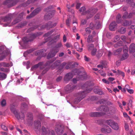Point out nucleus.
Here are the masks:
<instances>
[{
  "label": "nucleus",
  "mask_w": 135,
  "mask_h": 135,
  "mask_svg": "<svg viewBox=\"0 0 135 135\" xmlns=\"http://www.w3.org/2000/svg\"><path fill=\"white\" fill-rule=\"evenodd\" d=\"M112 131V129L111 128H109L108 126H106V132L108 133H110Z\"/></svg>",
  "instance_id": "nucleus-51"
},
{
  "label": "nucleus",
  "mask_w": 135,
  "mask_h": 135,
  "mask_svg": "<svg viewBox=\"0 0 135 135\" xmlns=\"http://www.w3.org/2000/svg\"><path fill=\"white\" fill-rule=\"evenodd\" d=\"M43 64V62H39L38 64L35 65L33 66L31 68V69L33 70H34L35 69H36L39 66H40V69H43L42 68V67H41V66H42Z\"/></svg>",
  "instance_id": "nucleus-19"
},
{
  "label": "nucleus",
  "mask_w": 135,
  "mask_h": 135,
  "mask_svg": "<svg viewBox=\"0 0 135 135\" xmlns=\"http://www.w3.org/2000/svg\"><path fill=\"white\" fill-rule=\"evenodd\" d=\"M60 64V60H57L54 63V65L55 66L59 65Z\"/></svg>",
  "instance_id": "nucleus-50"
},
{
  "label": "nucleus",
  "mask_w": 135,
  "mask_h": 135,
  "mask_svg": "<svg viewBox=\"0 0 135 135\" xmlns=\"http://www.w3.org/2000/svg\"><path fill=\"white\" fill-rule=\"evenodd\" d=\"M46 24L47 27V29H49L50 28H53L55 27L57 23H55L52 24L51 22L49 21Z\"/></svg>",
  "instance_id": "nucleus-16"
},
{
  "label": "nucleus",
  "mask_w": 135,
  "mask_h": 135,
  "mask_svg": "<svg viewBox=\"0 0 135 135\" xmlns=\"http://www.w3.org/2000/svg\"><path fill=\"white\" fill-rule=\"evenodd\" d=\"M120 37L118 35L115 36L113 40L112 41L114 42H116L120 40Z\"/></svg>",
  "instance_id": "nucleus-44"
},
{
  "label": "nucleus",
  "mask_w": 135,
  "mask_h": 135,
  "mask_svg": "<svg viewBox=\"0 0 135 135\" xmlns=\"http://www.w3.org/2000/svg\"><path fill=\"white\" fill-rule=\"evenodd\" d=\"M17 105L15 103L11 104L10 105V109L11 111L13 112L15 115L17 112L16 109L15 107H17Z\"/></svg>",
  "instance_id": "nucleus-14"
},
{
  "label": "nucleus",
  "mask_w": 135,
  "mask_h": 135,
  "mask_svg": "<svg viewBox=\"0 0 135 135\" xmlns=\"http://www.w3.org/2000/svg\"><path fill=\"white\" fill-rule=\"evenodd\" d=\"M103 113L99 112H91L90 114V115L91 117H99L102 115Z\"/></svg>",
  "instance_id": "nucleus-21"
},
{
  "label": "nucleus",
  "mask_w": 135,
  "mask_h": 135,
  "mask_svg": "<svg viewBox=\"0 0 135 135\" xmlns=\"http://www.w3.org/2000/svg\"><path fill=\"white\" fill-rule=\"evenodd\" d=\"M114 122L113 120L109 119L106 120L105 121V123L111 127Z\"/></svg>",
  "instance_id": "nucleus-30"
},
{
  "label": "nucleus",
  "mask_w": 135,
  "mask_h": 135,
  "mask_svg": "<svg viewBox=\"0 0 135 135\" xmlns=\"http://www.w3.org/2000/svg\"><path fill=\"white\" fill-rule=\"evenodd\" d=\"M28 105L25 103H23L21 105V108L23 110H26L27 109Z\"/></svg>",
  "instance_id": "nucleus-32"
},
{
  "label": "nucleus",
  "mask_w": 135,
  "mask_h": 135,
  "mask_svg": "<svg viewBox=\"0 0 135 135\" xmlns=\"http://www.w3.org/2000/svg\"><path fill=\"white\" fill-rule=\"evenodd\" d=\"M27 23L26 21H24L21 22L20 23L18 24L17 26L18 28H22L27 24Z\"/></svg>",
  "instance_id": "nucleus-34"
},
{
  "label": "nucleus",
  "mask_w": 135,
  "mask_h": 135,
  "mask_svg": "<svg viewBox=\"0 0 135 135\" xmlns=\"http://www.w3.org/2000/svg\"><path fill=\"white\" fill-rule=\"evenodd\" d=\"M75 86L72 83H69L65 87V90L68 93L72 91L75 88Z\"/></svg>",
  "instance_id": "nucleus-10"
},
{
  "label": "nucleus",
  "mask_w": 135,
  "mask_h": 135,
  "mask_svg": "<svg viewBox=\"0 0 135 135\" xmlns=\"http://www.w3.org/2000/svg\"><path fill=\"white\" fill-rule=\"evenodd\" d=\"M13 17V15L12 14H9L2 18V20L3 22H7L6 23L4 24L5 26H6L9 25L11 22V19Z\"/></svg>",
  "instance_id": "nucleus-5"
},
{
  "label": "nucleus",
  "mask_w": 135,
  "mask_h": 135,
  "mask_svg": "<svg viewBox=\"0 0 135 135\" xmlns=\"http://www.w3.org/2000/svg\"><path fill=\"white\" fill-rule=\"evenodd\" d=\"M116 25L117 24L115 22L111 23L109 25V29L110 30L112 31H113Z\"/></svg>",
  "instance_id": "nucleus-23"
},
{
  "label": "nucleus",
  "mask_w": 135,
  "mask_h": 135,
  "mask_svg": "<svg viewBox=\"0 0 135 135\" xmlns=\"http://www.w3.org/2000/svg\"><path fill=\"white\" fill-rule=\"evenodd\" d=\"M88 50L89 51L91 50L94 49V45L93 44H91L88 45Z\"/></svg>",
  "instance_id": "nucleus-49"
},
{
  "label": "nucleus",
  "mask_w": 135,
  "mask_h": 135,
  "mask_svg": "<svg viewBox=\"0 0 135 135\" xmlns=\"http://www.w3.org/2000/svg\"><path fill=\"white\" fill-rule=\"evenodd\" d=\"M94 91L96 94L100 95H102L103 94V92L98 88L94 89Z\"/></svg>",
  "instance_id": "nucleus-26"
},
{
  "label": "nucleus",
  "mask_w": 135,
  "mask_h": 135,
  "mask_svg": "<svg viewBox=\"0 0 135 135\" xmlns=\"http://www.w3.org/2000/svg\"><path fill=\"white\" fill-rule=\"evenodd\" d=\"M117 22L118 23H121L122 20L121 18V16L120 14L118 15L116 18Z\"/></svg>",
  "instance_id": "nucleus-31"
},
{
  "label": "nucleus",
  "mask_w": 135,
  "mask_h": 135,
  "mask_svg": "<svg viewBox=\"0 0 135 135\" xmlns=\"http://www.w3.org/2000/svg\"><path fill=\"white\" fill-rule=\"evenodd\" d=\"M1 67L3 66L4 67H8L9 66V64L7 63H6L4 62H3L1 63Z\"/></svg>",
  "instance_id": "nucleus-40"
},
{
  "label": "nucleus",
  "mask_w": 135,
  "mask_h": 135,
  "mask_svg": "<svg viewBox=\"0 0 135 135\" xmlns=\"http://www.w3.org/2000/svg\"><path fill=\"white\" fill-rule=\"evenodd\" d=\"M122 50V49L121 48H119L117 50L114 51H113V54L115 55H118L120 53Z\"/></svg>",
  "instance_id": "nucleus-33"
},
{
  "label": "nucleus",
  "mask_w": 135,
  "mask_h": 135,
  "mask_svg": "<svg viewBox=\"0 0 135 135\" xmlns=\"http://www.w3.org/2000/svg\"><path fill=\"white\" fill-rule=\"evenodd\" d=\"M41 11V9L40 8H38L35 9L31 13L30 15L27 16V18H30L37 14Z\"/></svg>",
  "instance_id": "nucleus-11"
},
{
  "label": "nucleus",
  "mask_w": 135,
  "mask_h": 135,
  "mask_svg": "<svg viewBox=\"0 0 135 135\" xmlns=\"http://www.w3.org/2000/svg\"><path fill=\"white\" fill-rule=\"evenodd\" d=\"M41 123L40 120H35L34 123V128L37 133H40L41 127Z\"/></svg>",
  "instance_id": "nucleus-7"
},
{
  "label": "nucleus",
  "mask_w": 135,
  "mask_h": 135,
  "mask_svg": "<svg viewBox=\"0 0 135 135\" xmlns=\"http://www.w3.org/2000/svg\"><path fill=\"white\" fill-rule=\"evenodd\" d=\"M49 131L48 128H46L44 126H42L41 129L42 135H47Z\"/></svg>",
  "instance_id": "nucleus-20"
},
{
  "label": "nucleus",
  "mask_w": 135,
  "mask_h": 135,
  "mask_svg": "<svg viewBox=\"0 0 135 135\" xmlns=\"http://www.w3.org/2000/svg\"><path fill=\"white\" fill-rule=\"evenodd\" d=\"M71 64V63L70 62H67L66 66L65 67V68L67 69H69L70 67Z\"/></svg>",
  "instance_id": "nucleus-55"
},
{
  "label": "nucleus",
  "mask_w": 135,
  "mask_h": 135,
  "mask_svg": "<svg viewBox=\"0 0 135 135\" xmlns=\"http://www.w3.org/2000/svg\"><path fill=\"white\" fill-rule=\"evenodd\" d=\"M2 128L5 131H7L8 130L7 127L5 125H2L1 126Z\"/></svg>",
  "instance_id": "nucleus-61"
},
{
  "label": "nucleus",
  "mask_w": 135,
  "mask_h": 135,
  "mask_svg": "<svg viewBox=\"0 0 135 135\" xmlns=\"http://www.w3.org/2000/svg\"><path fill=\"white\" fill-rule=\"evenodd\" d=\"M41 34V33L39 32L30 35L28 37H26L23 38L22 40L25 43H26L28 41L33 40L36 37L38 36Z\"/></svg>",
  "instance_id": "nucleus-3"
},
{
  "label": "nucleus",
  "mask_w": 135,
  "mask_h": 135,
  "mask_svg": "<svg viewBox=\"0 0 135 135\" xmlns=\"http://www.w3.org/2000/svg\"><path fill=\"white\" fill-rule=\"evenodd\" d=\"M1 105L3 107L6 105V102L5 99H3L1 102Z\"/></svg>",
  "instance_id": "nucleus-52"
},
{
  "label": "nucleus",
  "mask_w": 135,
  "mask_h": 135,
  "mask_svg": "<svg viewBox=\"0 0 135 135\" xmlns=\"http://www.w3.org/2000/svg\"><path fill=\"white\" fill-rule=\"evenodd\" d=\"M93 85V84L91 81L87 82L84 84L83 86L86 89V90L75 94V96L76 98L74 101L75 103L77 104L79 102L85 97V93H88L92 90L93 88L91 86Z\"/></svg>",
  "instance_id": "nucleus-1"
},
{
  "label": "nucleus",
  "mask_w": 135,
  "mask_h": 135,
  "mask_svg": "<svg viewBox=\"0 0 135 135\" xmlns=\"http://www.w3.org/2000/svg\"><path fill=\"white\" fill-rule=\"evenodd\" d=\"M33 23H30L29 24V25L30 26H34L31 27L28 29L27 30V32H30L31 31H33L35 29L37 28H38L39 30H42L45 28H47V27L46 24L43 25L41 26H40L39 25H38L37 26H34V25H33Z\"/></svg>",
  "instance_id": "nucleus-6"
},
{
  "label": "nucleus",
  "mask_w": 135,
  "mask_h": 135,
  "mask_svg": "<svg viewBox=\"0 0 135 135\" xmlns=\"http://www.w3.org/2000/svg\"><path fill=\"white\" fill-rule=\"evenodd\" d=\"M97 49L95 48L93 49L91 52V54L92 55H94L96 54Z\"/></svg>",
  "instance_id": "nucleus-58"
},
{
  "label": "nucleus",
  "mask_w": 135,
  "mask_h": 135,
  "mask_svg": "<svg viewBox=\"0 0 135 135\" xmlns=\"http://www.w3.org/2000/svg\"><path fill=\"white\" fill-rule=\"evenodd\" d=\"M121 39L124 42H126L127 41L126 37L125 36H122L121 37Z\"/></svg>",
  "instance_id": "nucleus-60"
},
{
  "label": "nucleus",
  "mask_w": 135,
  "mask_h": 135,
  "mask_svg": "<svg viewBox=\"0 0 135 135\" xmlns=\"http://www.w3.org/2000/svg\"><path fill=\"white\" fill-rule=\"evenodd\" d=\"M58 51L55 50L51 51L48 54L47 58L48 59L53 57L55 56Z\"/></svg>",
  "instance_id": "nucleus-15"
},
{
  "label": "nucleus",
  "mask_w": 135,
  "mask_h": 135,
  "mask_svg": "<svg viewBox=\"0 0 135 135\" xmlns=\"http://www.w3.org/2000/svg\"><path fill=\"white\" fill-rule=\"evenodd\" d=\"M15 115L16 117L18 119H24L25 117L24 113H22L20 114H19L17 112Z\"/></svg>",
  "instance_id": "nucleus-18"
},
{
  "label": "nucleus",
  "mask_w": 135,
  "mask_h": 135,
  "mask_svg": "<svg viewBox=\"0 0 135 135\" xmlns=\"http://www.w3.org/2000/svg\"><path fill=\"white\" fill-rule=\"evenodd\" d=\"M0 70L4 72H8L9 71V70L8 69L3 68H1Z\"/></svg>",
  "instance_id": "nucleus-45"
},
{
  "label": "nucleus",
  "mask_w": 135,
  "mask_h": 135,
  "mask_svg": "<svg viewBox=\"0 0 135 135\" xmlns=\"http://www.w3.org/2000/svg\"><path fill=\"white\" fill-rule=\"evenodd\" d=\"M73 74L71 73H67L65 76L64 80L65 81H68L73 77Z\"/></svg>",
  "instance_id": "nucleus-13"
},
{
  "label": "nucleus",
  "mask_w": 135,
  "mask_h": 135,
  "mask_svg": "<svg viewBox=\"0 0 135 135\" xmlns=\"http://www.w3.org/2000/svg\"><path fill=\"white\" fill-rule=\"evenodd\" d=\"M93 36L91 35H89L88 36L87 39V41L88 42H94V41L93 40Z\"/></svg>",
  "instance_id": "nucleus-39"
},
{
  "label": "nucleus",
  "mask_w": 135,
  "mask_h": 135,
  "mask_svg": "<svg viewBox=\"0 0 135 135\" xmlns=\"http://www.w3.org/2000/svg\"><path fill=\"white\" fill-rule=\"evenodd\" d=\"M52 8V6H50L46 9V11H48L44 16V19L46 20H48L50 19L53 16L54 14V10H49V9H51Z\"/></svg>",
  "instance_id": "nucleus-4"
},
{
  "label": "nucleus",
  "mask_w": 135,
  "mask_h": 135,
  "mask_svg": "<svg viewBox=\"0 0 135 135\" xmlns=\"http://www.w3.org/2000/svg\"><path fill=\"white\" fill-rule=\"evenodd\" d=\"M126 31V28L121 27L118 30V32L121 33H124Z\"/></svg>",
  "instance_id": "nucleus-36"
},
{
  "label": "nucleus",
  "mask_w": 135,
  "mask_h": 135,
  "mask_svg": "<svg viewBox=\"0 0 135 135\" xmlns=\"http://www.w3.org/2000/svg\"><path fill=\"white\" fill-rule=\"evenodd\" d=\"M23 13H21L20 15V18H16L12 22V24L13 25L16 24V23L20 22L21 21V19L23 16Z\"/></svg>",
  "instance_id": "nucleus-22"
},
{
  "label": "nucleus",
  "mask_w": 135,
  "mask_h": 135,
  "mask_svg": "<svg viewBox=\"0 0 135 135\" xmlns=\"http://www.w3.org/2000/svg\"><path fill=\"white\" fill-rule=\"evenodd\" d=\"M86 8L85 7H82L79 9V11L81 12L83 15H86L88 18L92 17L95 13L97 10L92 8L89 9L87 11H86Z\"/></svg>",
  "instance_id": "nucleus-2"
},
{
  "label": "nucleus",
  "mask_w": 135,
  "mask_h": 135,
  "mask_svg": "<svg viewBox=\"0 0 135 135\" xmlns=\"http://www.w3.org/2000/svg\"><path fill=\"white\" fill-rule=\"evenodd\" d=\"M111 127L115 130H118L119 128V127L118 124L114 122Z\"/></svg>",
  "instance_id": "nucleus-27"
},
{
  "label": "nucleus",
  "mask_w": 135,
  "mask_h": 135,
  "mask_svg": "<svg viewBox=\"0 0 135 135\" xmlns=\"http://www.w3.org/2000/svg\"><path fill=\"white\" fill-rule=\"evenodd\" d=\"M123 43L122 41H118L117 43L114 44V46L115 47H117L119 46H123Z\"/></svg>",
  "instance_id": "nucleus-35"
},
{
  "label": "nucleus",
  "mask_w": 135,
  "mask_h": 135,
  "mask_svg": "<svg viewBox=\"0 0 135 135\" xmlns=\"http://www.w3.org/2000/svg\"><path fill=\"white\" fill-rule=\"evenodd\" d=\"M95 26V25H94L92 23H91L89 26V28L93 30L94 29V27Z\"/></svg>",
  "instance_id": "nucleus-59"
},
{
  "label": "nucleus",
  "mask_w": 135,
  "mask_h": 135,
  "mask_svg": "<svg viewBox=\"0 0 135 135\" xmlns=\"http://www.w3.org/2000/svg\"><path fill=\"white\" fill-rule=\"evenodd\" d=\"M7 75L5 73L0 72V80L5 79L7 77Z\"/></svg>",
  "instance_id": "nucleus-28"
},
{
  "label": "nucleus",
  "mask_w": 135,
  "mask_h": 135,
  "mask_svg": "<svg viewBox=\"0 0 135 135\" xmlns=\"http://www.w3.org/2000/svg\"><path fill=\"white\" fill-rule=\"evenodd\" d=\"M6 48L3 46L0 47V54L1 55L0 56V60H2L8 55V52L6 51Z\"/></svg>",
  "instance_id": "nucleus-8"
},
{
  "label": "nucleus",
  "mask_w": 135,
  "mask_h": 135,
  "mask_svg": "<svg viewBox=\"0 0 135 135\" xmlns=\"http://www.w3.org/2000/svg\"><path fill=\"white\" fill-rule=\"evenodd\" d=\"M46 51V50L44 49L37 51L35 52V55H39L42 56L43 52H45Z\"/></svg>",
  "instance_id": "nucleus-25"
},
{
  "label": "nucleus",
  "mask_w": 135,
  "mask_h": 135,
  "mask_svg": "<svg viewBox=\"0 0 135 135\" xmlns=\"http://www.w3.org/2000/svg\"><path fill=\"white\" fill-rule=\"evenodd\" d=\"M60 35H57L55 36L52 40V42H56L59 38Z\"/></svg>",
  "instance_id": "nucleus-42"
},
{
  "label": "nucleus",
  "mask_w": 135,
  "mask_h": 135,
  "mask_svg": "<svg viewBox=\"0 0 135 135\" xmlns=\"http://www.w3.org/2000/svg\"><path fill=\"white\" fill-rule=\"evenodd\" d=\"M27 117L28 119L30 120H32L33 118L32 114L31 113H27Z\"/></svg>",
  "instance_id": "nucleus-38"
},
{
  "label": "nucleus",
  "mask_w": 135,
  "mask_h": 135,
  "mask_svg": "<svg viewBox=\"0 0 135 135\" xmlns=\"http://www.w3.org/2000/svg\"><path fill=\"white\" fill-rule=\"evenodd\" d=\"M55 131L59 134L62 133L63 132L62 127L60 125L57 126L55 128Z\"/></svg>",
  "instance_id": "nucleus-17"
},
{
  "label": "nucleus",
  "mask_w": 135,
  "mask_h": 135,
  "mask_svg": "<svg viewBox=\"0 0 135 135\" xmlns=\"http://www.w3.org/2000/svg\"><path fill=\"white\" fill-rule=\"evenodd\" d=\"M55 135V133L53 130H49L47 135Z\"/></svg>",
  "instance_id": "nucleus-54"
},
{
  "label": "nucleus",
  "mask_w": 135,
  "mask_h": 135,
  "mask_svg": "<svg viewBox=\"0 0 135 135\" xmlns=\"http://www.w3.org/2000/svg\"><path fill=\"white\" fill-rule=\"evenodd\" d=\"M52 32H48L47 33H46L44 35V36L45 37V39H47L48 40H47L45 42H44V44L47 41H48L49 40H50V37H48L51 34Z\"/></svg>",
  "instance_id": "nucleus-29"
},
{
  "label": "nucleus",
  "mask_w": 135,
  "mask_h": 135,
  "mask_svg": "<svg viewBox=\"0 0 135 135\" xmlns=\"http://www.w3.org/2000/svg\"><path fill=\"white\" fill-rule=\"evenodd\" d=\"M98 72L101 74L102 76H105L106 75V74L102 70H99Z\"/></svg>",
  "instance_id": "nucleus-53"
},
{
  "label": "nucleus",
  "mask_w": 135,
  "mask_h": 135,
  "mask_svg": "<svg viewBox=\"0 0 135 135\" xmlns=\"http://www.w3.org/2000/svg\"><path fill=\"white\" fill-rule=\"evenodd\" d=\"M131 24V22L127 20H125L123 22L122 25L125 26H128Z\"/></svg>",
  "instance_id": "nucleus-37"
},
{
  "label": "nucleus",
  "mask_w": 135,
  "mask_h": 135,
  "mask_svg": "<svg viewBox=\"0 0 135 135\" xmlns=\"http://www.w3.org/2000/svg\"><path fill=\"white\" fill-rule=\"evenodd\" d=\"M62 46V45L61 42L58 43L55 46V47L57 49L59 48Z\"/></svg>",
  "instance_id": "nucleus-48"
},
{
  "label": "nucleus",
  "mask_w": 135,
  "mask_h": 135,
  "mask_svg": "<svg viewBox=\"0 0 135 135\" xmlns=\"http://www.w3.org/2000/svg\"><path fill=\"white\" fill-rule=\"evenodd\" d=\"M18 2L17 0H7L4 2V4L10 7L15 5Z\"/></svg>",
  "instance_id": "nucleus-9"
},
{
  "label": "nucleus",
  "mask_w": 135,
  "mask_h": 135,
  "mask_svg": "<svg viewBox=\"0 0 135 135\" xmlns=\"http://www.w3.org/2000/svg\"><path fill=\"white\" fill-rule=\"evenodd\" d=\"M71 21V20L70 18H68V19L66 21V24L68 26H70V23Z\"/></svg>",
  "instance_id": "nucleus-56"
},
{
  "label": "nucleus",
  "mask_w": 135,
  "mask_h": 135,
  "mask_svg": "<svg viewBox=\"0 0 135 135\" xmlns=\"http://www.w3.org/2000/svg\"><path fill=\"white\" fill-rule=\"evenodd\" d=\"M129 50L130 52L132 53L135 52V44L132 43L131 45L129 46Z\"/></svg>",
  "instance_id": "nucleus-24"
},
{
  "label": "nucleus",
  "mask_w": 135,
  "mask_h": 135,
  "mask_svg": "<svg viewBox=\"0 0 135 135\" xmlns=\"http://www.w3.org/2000/svg\"><path fill=\"white\" fill-rule=\"evenodd\" d=\"M125 128L126 131H128L129 130V127L128 124L125 123Z\"/></svg>",
  "instance_id": "nucleus-64"
},
{
  "label": "nucleus",
  "mask_w": 135,
  "mask_h": 135,
  "mask_svg": "<svg viewBox=\"0 0 135 135\" xmlns=\"http://www.w3.org/2000/svg\"><path fill=\"white\" fill-rule=\"evenodd\" d=\"M128 18V13L127 12H125L122 16V18L123 19Z\"/></svg>",
  "instance_id": "nucleus-57"
},
{
  "label": "nucleus",
  "mask_w": 135,
  "mask_h": 135,
  "mask_svg": "<svg viewBox=\"0 0 135 135\" xmlns=\"http://www.w3.org/2000/svg\"><path fill=\"white\" fill-rule=\"evenodd\" d=\"M117 75H121L122 76L124 77L125 76L124 73V72L119 71V70H117Z\"/></svg>",
  "instance_id": "nucleus-47"
},
{
  "label": "nucleus",
  "mask_w": 135,
  "mask_h": 135,
  "mask_svg": "<svg viewBox=\"0 0 135 135\" xmlns=\"http://www.w3.org/2000/svg\"><path fill=\"white\" fill-rule=\"evenodd\" d=\"M128 54L127 53H124L122 55L121 60H124L126 59H127V57H128Z\"/></svg>",
  "instance_id": "nucleus-41"
},
{
  "label": "nucleus",
  "mask_w": 135,
  "mask_h": 135,
  "mask_svg": "<svg viewBox=\"0 0 135 135\" xmlns=\"http://www.w3.org/2000/svg\"><path fill=\"white\" fill-rule=\"evenodd\" d=\"M97 110L98 111H103L107 114L110 113L109 112L108 107L107 106H102L100 107V108H98Z\"/></svg>",
  "instance_id": "nucleus-12"
},
{
  "label": "nucleus",
  "mask_w": 135,
  "mask_h": 135,
  "mask_svg": "<svg viewBox=\"0 0 135 135\" xmlns=\"http://www.w3.org/2000/svg\"><path fill=\"white\" fill-rule=\"evenodd\" d=\"M67 48L71 47H72V45L70 43H67L65 45Z\"/></svg>",
  "instance_id": "nucleus-63"
},
{
  "label": "nucleus",
  "mask_w": 135,
  "mask_h": 135,
  "mask_svg": "<svg viewBox=\"0 0 135 135\" xmlns=\"http://www.w3.org/2000/svg\"><path fill=\"white\" fill-rule=\"evenodd\" d=\"M74 46L76 49H78L79 48V45L78 43V42H75L74 44Z\"/></svg>",
  "instance_id": "nucleus-62"
},
{
  "label": "nucleus",
  "mask_w": 135,
  "mask_h": 135,
  "mask_svg": "<svg viewBox=\"0 0 135 135\" xmlns=\"http://www.w3.org/2000/svg\"><path fill=\"white\" fill-rule=\"evenodd\" d=\"M91 30L89 27H88L86 28L85 31L87 34H90L91 32Z\"/></svg>",
  "instance_id": "nucleus-46"
},
{
  "label": "nucleus",
  "mask_w": 135,
  "mask_h": 135,
  "mask_svg": "<svg viewBox=\"0 0 135 135\" xmlns=\"http://www.w3.org/2000/svg\"><path fill=\"white\" fill-rule=\"evenodd\" d=\"M126 2L130 4L132 7H134L135 5V4L133 2V0H126Z\"/></svg>",
  "instance_id": "nucleus-43"
}]
</instances>
